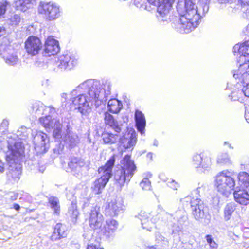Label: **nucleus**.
<instances>
[{
  "mask_svg": "<svg viewBox=\"0 0 249 249\" xmlns=\"http://www.w3.org/2000/svg\"><path fill=\"white\" fill-rule=\"evenodd\" d=\"M238 179L239 182L242 183L245 186H247L249 183V174L246 172H241L238 175Z\"/></svg>",
  "mask_w": 249,
  "mask_h": 249,
  "instance_id": "58836bf2",
  "label": "nucleus"
},
{
  "mask_svg": "<svg viewBox=\"0 0 249 249\" xmlns=\"http://www.w3.org/2000/svg\"><path fill=\"white\" fill-rule=\"evenodd\" d=\"M11 209H14L17 211H19L20 209V206L17 203H14L13 206L10 207Z\"/></svg>",
  "mask_w": 249,
  "mask_h": 249,
  "instance_id": "864d4df0",
  "label": "nucleus"
},
{
  "mask_svg": "<svg viewBox=\"0 0 249 249\" xmlns=\"http://www.w3.org/2000/svg\"><path fill=\"white\" fill-rule=\"evenodd\" d=\"M201 187H198L192 193L193 196H188L185 198L187 200H190V204L192 214L196 220L200 221L205 224L210 223L211 215L209 214L208 207L205 204L203 201L198 198L200 196V192L203 190Z\"/></svg>",
  "mask_w": 249,
  "mask_h": 249,
  "instance_id": "39448f33",
  "label": "nucleus"
},
{
  "mask_svg": "<svg viewBox=\"0 0 249 249\" xmlns=\"http://www.w3.org/2000/svg\"><path fill=\"white\" fill-rule=\"evenodd\" d=\"M115 162L114 156H111L104 166L98 169L101 177L96 179L92 184L91 189L95 194H100L108 182L112 175V168Z\"/></svg>",
  "mask_w": 249,
  "mask_h": 249,
  "instance_id": "0eeeda50",
  "label": "nucleus"
},
{
  "mask_svg": "<svg viewBox=\"0 0 249 249\" xmlns=\"http://www.w3.org/2000/svg\"><path fill=\"white\" fill-rule=\"evenodd\" d=\"M167 184L169 187L174 190H177V189L179 187V184L175 182L174 180L168 181Z\"/></svg>",
  "mask_w": 249,
  "mask_h": 249,
  "instance_id": "a18cd8bd",
  "label": "nucleus"
},
{
  "mask_svg": "<svg viewBox=\"0 0 249 249\" xmlns=\"http://www.w3.org/2000/svg\"><path fill=\"white\" fill-rule=\"evenodd\" d=\"M35 149L37 153H45L49 148V139L46 134L39 131L33 138Z\"/></svg>",
  "mask_w": 249,
  "mask_h": 249,
  "instance_id": "4468645a",
  "label": "nucleus"
},
{
  "mask_svg": "<svg viewBox=\"0 0 249 249\" xmlns=\"http://www.w3.org/2000/svg\"><path fill=\"white\" fill-rule=\"evenodd\" d=\"M238 79L241 83L246 84V86H243L242 91L246 96L249 97V79L248 80V81H245L244 82L242 81L241 79Z\"/></svg>",
  "mask_w": 249,
  "mask_h": 249,
  "instance_id": "79ce46f5",
  "label": "nucleus"
},
{
  "mask_svg": "<svg viewBox=\"0 0 249 249\" xmlns=\"http://www.w3.org/2000/svg\"><path fill=\"white\" fill-rule=\"evenodd\" d=\"M246 15L247 16V18H249V9L247 10V11L246 12Z\"/></svg>",
  "mask_w": 249,
  "mask_h": 249,
  "instance_id": "69168bd1",
  "label": "nucleus"
},
{
  "mask_svg": "<svg viewBox=\"0 0 249 249\" xmlns=\"http://www.w3.org/2000/svg\"><path fill=\"white\" fill-rule=\"evenodd\" d=\"M136 170V166L131 160L130 156L126 155L121 160L120 167L114 172V179L122 187L130 181Z\"/></svg>",
  "mask_w": 249,
  "mask_h": 249,
  "instance_id": "423d86ee",
  "label": "nucleus"
},
{
  "mask_svg": "<svg viewBox=\"0 0 249 249\" xmlns=\"http://www.w3.org/2000/svg\"><path fill=\"white\" fill-rule=\"evenodd\" d=\"M6 42L5 40L0 44V55L6 64L10 66H14L18 63V58L11 46L7 45Z\"/></svg>",
  "mask_w": 249,
  "mask_h": 249,
  "instance_id": "ddd939ff",
  "label": "nucleus"
},
{
  "mask_svg": "<svg viewBox=\"0 0 249 249\" xmlns=\"http://www.w3.org/2000/svg\"><path fill=\"white\" fill-rule=\"evenodd\" d=\"M39 122L47 131L53 130V135L55 139H59L61 137L62 124L59 120L52 118L49 115L44 117H40Z\"/></svg>",
  "mask_w": 249,
  "mask_h": 249,
  "instance_id": "9b49d317",
  "label": "nucleus"
},
{
  "mask_svg": "<svg viewBox=\"0 0 249 249\" xmlns=\"http://www.w3.org/2000/svg\"><path fill=\"white\" fill-rule=\"evenodd\" d=\"M45 166L44 165H42L41 166L39 165V169L38 170L41 173H43L44 170H45Z\"/></svg>",
  "mask_w": 249,
  "mask_h": 249,
  "instance_id": "4d7b16f0",
  "label": "nucleus"
},
{
  "mask_svg": "<svg viewBox=\"0 0 249 249\" xmlns=\"http://www.w3.org/2000/svg\"><path fill=\"white\" fill-rule=\"evenodd\" d=\"M104 120L106 124L108 125L111 128L114 130L117 133H119L121 131V125L119 124L118 122L116 121L111 115L108 112L104 113Z\"/></svg>",
  "mask_w": 249,
  "mask_h": 249,
  "instance_id": "2f4dec72",
  "label": "nucleus"
},
{
  "mask_svg": "<svg viewBox=\"0 0 249 249\" xmlns=\"http://www.w3.org/2000/svg\"><path fill=\"white\" fill-rule=\"evenodd\" d=\"M49 205L53 211V213L58 215L60 213V206L59 199L55 196H51L48 198Z\"/></svg>",
  "mask_w": 249,
  "mask_h": 249,
  "instance_id": "473e14b6",
  "label": "nucleus"
},
{
  "mask_svg": "<svg viewBox=\"0 0 249 249\" xmlns=\"http://www.w3.org/2000/svg\"><path fill=\"white\" fill-rule=\"evenodd\" d=\"M235 209L236 204L234 203H229L226 204L224 209V217L225 220L228 221L230 219Z\"/></svg>",
  "mask_w": 249,
  "mask_h": 249,
  "instance_id": "c9c22d12",
  "label": "nucleus"
},
{
  "mask_svg": "<svg viewBox=\"0 0 249 249\" xmlns=\"http://www.w3.org/2000/svg\"><path fill=\"white\" fill-rule=\"evenodd\" d=\"M111 84L106 81L102 85L99 81L88 80L80 84L71 91L72 96L79 94L72 99V103L82 115L87 116L90 111L89 104L94 102L98 106L105 103L110 94Z\"/></svg>",
  "mask_w": 249,
  "mask_h": 249,
  "instance_id": "f257e3e1",
  "label": "nucleus"
},
{
  "mask_svg": "<svg viewBox=\"0 0 249 249\" xmlns=\"http://www.w3.org/2000/svg\"><path fill=\"white\" fill-rule=\"evenodd\" d=\"M148 249H156V248L154 246H151L149 247Z\"/></svg>",
  "mask_w": 249,
  "mask_h": 249,
  "instance_id": "338daca9",
  "label": "nucleus"
},
{
  "mask_svg": "<svg viewBox=\"0 0 249 249\" xmlns=\"http://www.w3.org/2000/svg\"><path fill=\"white\" fill-rule=\"evenodd\" d=\"M37 67H43L44 65H45V63H44V61H36L35 63Z\"/></svg>",
  "mask_w": 249,
  "mask_h": 249,
  "instance_id": "5fc2aeb1",
  "label": "nucleus"
},
{
  "mask_svg": "<svg viewBox=\"0 0 249 249\" xmlns=\"http://www.w3.org/2000/svg\"><path fill=\"white\" fill-rule=\"evenodd\" d=\"M156 5L158 15L157 17L160 21H166L167 17L172 7L174 0H156Z\"/></svg>",
  "mask_w": 249,
  "mask_h": 249,
  "instance_id": "dca6fc26",
  "label": "nucleus"
},
{
  "mask_svg": "<svg viewBox=\"0 0 249 249\" xmlns=\"http://www.w3.org/2000/svg\"><path fill=\"white\" fill-rule=\"evenodd\" d=\"M219 3H223L228 2H231L232 0H217Z\"/></svg>",
  "mask_w": 249,
  "mask_h": 249,
  "instance_id": "bf43d9fd",
  "label": "nucleus"
},
{
  "mask_svg": "<svg viewBox=\"0 0 249 249\" xmlns=\"http://www.w3.org/2000/svg\"><path fill=\"white\" fill-rule=\"evenodd\" d=\"M60 142L61 144H64L67 147L72 148L74 147L79 143V139L77 134L68 129L66 133L62 137V132L61 137L59 139H55Z\"/></svg>",
  "mask_w": 249,
  "mask_h": 249,
  "instance_id": "aec40b11",
  "label": "nucleus"
},
{
  "mask_svg": "<svg viewBox=\"0 0 249 249\" xmlns=\"http://www.w3.org/2000/svg\"><path fill=\"white\" fill-rule=\"evenodd\" d=\"M67 228L65 225L57 223L54 227L53 232L50 238L51 240L55 241L66 237L67 235Z\"/></svg>",
  "mask_w": 249,
  "mask_h": 249,
  "instance_id": "bb28decb",
  "label": "nucleus"
},
{
  "mask_svg": "<svg viewBox=\"0 0 249 249\" xmlns=\"http://www.w3.org/2000/svg\"><path fill=\"white\" fill-rule=\"evenodd\" d=\"M118 222L114 219H109L106 221V224L104 226L101 231L104 235L107 238L113 236L114 231L118 228Z\"/></svg>",
  "mask_w": 249,
  "mask_h": 249,
  "instance_id": "cd10ccee",
  "label": "nucleus"
},
{
  "mask_svg": "<svg viewBox=\"0 0 249 249\" xmlns=\"http://www.w3.org/2000/svg\"><path fill=\"white\" fill-rule=\"evenodd\" d=\"M68 214L70 216L72 221L75 222L78 215L79 213L77 209V205L76 202L72 201L71 206L69 207Z\"/></svg>",
  "mask_w": 249,
  "mask_h": 249,
  "instance_id": "4c0bfd02",
  "label": "nucleus"
},
{
  "mask_svg": "<svg viewBox=\"0 0 249 249\" xmlns=\"http://www.w3.org/2000/svg\"><path fill=\"white\" fill-rule=\"evenodd\" d=\"M48 110L52 113L54 111V109L51 107H45L42 103L37 102L32 105L30 112L37 117L40 115L45 114Z\"/></svg>",
  "mask_w": 249,
  "mask_h": 249,
  "instance_id": "a878e982",
  "label": "nucleus"
},
{
  "mask_svg": "<svg viewBox=\"0 0 249 249\" xmlns=\"http://www.w3.org/2000/svg\"><path fill=\"white\" fill-rule=\"evenodd\" d=\"M211 0H200L199 7L192 0L180 1L177 5V10L180 15V23L178 30L182 34L189 33L200 23L201 18L209 10Z\"/></svg>",
  "mask_w": 249,
  "mask_h": 249,
  "instance_id": "f03ea898",
  "label": "nucleus"
},
{
  "mask_svg": "<svg viewBox=\"0 0 249 249\" xmlns=\"http://www.w3.org/2000/svg\"><path fill=\"white\" fill-rule=\"evenodd\" d=\"M207 243L209 244L210 247L212 249H216L218 248V244L214 241L212 236L210 235H207L205 236Z\"/></svg>",
  "mask_w": 249,
  "mask_h": 249,
  "instance_id": "a19ab883",
  "label": "nucleus"
},
{
  "mask_svg": "<svg viewBox=\"0 0 249 249\" xmlns=\"http://www.w3.org/2000/svg\"><path fill=\"white\" fill-rule=\"evenodd\" d=\"M59 50L58 41L52 36L48 37L44 45L45 54L48 56L54 55Z\"/></svg>",
  "mask_w": 249,
  "mask_h": 249,
  "instance_id": "4be33fe9",
  "label": "nucleus"
},
{
  "mask_svg": "<svg viewBox=\"0 0 249 249\" xmlns=\"http://www.w3.org/2000/svg\"><path fill=\"white\" fill-rule=\"evenodd\" d=\"M147 157L148 158H149L150 160H152V153H148L147 154Z\"/></svg>",
  "mask_w": 249,
  "mask_h": 249,
  "instance_id": "052dcab7",
  "label": "nucleus"
},
{
  "mask_svg": "<svg viewBox=\"0 0 249 249\" xmlns=\"http://www.w3.org/2000/svg\"><path fill=\"white\" fill-rule=\"evenodd\" d=\"M61 97L62 98H64L65 100H66V98H67V94L66 93H62L61 94Z\"/></svg>",
  "mask_w": 249,
  "mask_h": 249,
  "instance_id": "680f3d73",
  "label": "nucleus"
},
{
  "mask_svg": "<svg viewBox=\"0 0 249 249\" xmlns=\"http://www.w3.org/2000/svg\"><path fill=\"white\" fill-rule=\"evenodd\" d=\"M89 227L93 230L100 229L104 221V217L97 206L92 207L89 218Z\"/></svg>",
  "mask_w": 249,
  "mask_h": 249,
  "instance_id": "2eb2a0df",
  "label": "nucleus"
},
{
  "mask_svg": "<svg viewBox=\"0 0 249 249\" xmlns=\"http://www.w3.org/2000/svg\"><path fill=\"white\" fill-rule=\"evenodd\" d=\"M7 150L5 152L6 160L8 166L7 173L9 179L18 181L21 174V167L18 163V158H20L24 152L22 143L20 142H17L12 139L7 141Z\"/></svg>",
  "mask_w": 249,
  "mask_h": 249,
  "instance_id": "7ed1b4c3",
  "label": "nucleus"
},
{
  "mask_svg": "<svg viewBox=\"0 0 249 249\" xmlns=\"http://www.w3.org/2000/svg\"><path fill=\"white\" fill-rule=\"evenodd\" d=\"M5 171V165L4 163L0 159V173H2Z\"/></svg>",
  "mask_w": 249,
  "mask_h": 249,
  "instance_id": "3c124183",
  "label": "nucleus"
},
{
  "mask_svg": "<svg viewBox=\"0 0 249 249\" xmlns=\"http://www.w3.org/2000/svg\"><path fill=\"white\" fill-rule=\"evenodd\" d=\"M246 30L247 33H249V24L247 26Z\"/></svg>",
  "mask_w": 249,
  "mask_h": 249,
  "instance_id": "0e129e2a",
  "label": "nucleus"
},
{
  "mask_svg": "<svg viewBox=\"0 0 249 249\" xmlns=\"http://www.w3.org/2000/svg\"><path fill=\"white\" fill-rule=\"evenodd\" d=\"M137 217L141 221L142 228L149 231H151L153 227H157L156 223L160 221L159 215L154 216L149 220L150 214L146 212H141Z\"/></svg>",
  "mask_w": 249,
  "mask_h": 249,
  "instance_id": "6ab92c4d",
  "label": "nucleus"
},
{
  "mask_svg": "<svg viewBox=\"0 0 249 249\" xmlns=\"http://www.w3.org/2000/svg\"><path fill=\"white\" fill-rule=\"evenodd\" d=\"M38 13L47 21H53L61 15L60 6L53 2H40L38 7Z\"/></svg>",
  "mask_w": 249,
  "mask_h": 249,
  "instance_id": "9d476101",
  "label": "nucleus"
},
{
  "mask_svg": "<svg viewBox=\"0 0 249 249\" xmlns=\"http://www.w3.org/2000/svg\"><path fill=\"white\" fill-rule=\"evenodd\" d=\"M36 0H14L15 6L17 10L25 12L31 8Z\"/></svg>",
  "mask_w": 249,
  "mask_h": 249,
  "instance_id": "c756f323",
  "label": "nucleus"
},
{
  "mask_svg": "<svg viewBox=\"0 0 249 249\" xmlns=\"http://www.w3.org/2000/svg\"><path fill=\"white\" fill-rule=\"evenodd\" d=\"M229 147L230 148H231V149H233V147H232V146L231 145V144H229Z\"/></svg>",
  "mask_w": 249,
  "mask_h": 249,
  "instance_id": "774afa93",
  "label": "nucleus"
},
{
  "mask_svg": "<svg viewBox=\"0 0 249 249\" xmlns=\"http://www.w3.org/2000/svg\"><path fill=\"white\" fill-rule=\"evenodd\" d=\"M147 1L150 4L153 5L154 6L156 5V2H157L156 0H147Z\"/></svg>",
  "mask_w": 249,
  "mask_h": 249,
  "instance_id": "13d9d810",
  "label": "nucleus"
},
{
  "mask_svg": "<svg viewBox=\"0 0 249 249\" xmlns=\"http://www.w3.org/2000/svg\"><path fill=\"white\" fill-rule=\"evenodd\" d=\"M124 206L121 200L115 199L109 202L106 208V213L110 216H114L122 213Z\"/></svg>",
  "mask_w": 249,
  "mask_h": 249,
  "instance_id": "5701e85b",
  "label": "nucleus"
},
{
  "mask_svg": "<svg viewBox=\"0 0 249 249\" xmlns=\"http://www.w3.org/2000/svg\"><path fill=\"white\" fill-rule=\"evenodd\" d=\"M153 145L154 146H157L158 145V141L156 140L154 141Z\"/></svg>",
  "mask_w": 249,
  "mask_h": 249,
  "instance_id": "e2e57ef3",
  "label": "nucleus"
},
{
  "mask_svg": "<svg viewBox=\"0 0 249 249\" xmlns=\"http://www.w3.org/2000/svg\"><path fill=\"white\" fill-rule=\"evenodd\" d=\"M85 165L83 159L79 158L73 157L71 159L68 163V166L71 170V172L76 176H79L81 172V168Z\"/></svg>",
  "mask_w": 249,
  "mask_h": 249,
  "instance_id": "393cba45",
  "label": "nucleus"
},
{
  "mask_svg": "<svg viewBox=\"0 0 249 249\" xmlns=\"http://www.w3.org/2000/svg\"><path fill=\"white\" fill-rule=\"evenodd\" d=\"M140 185L144 190H149L151 188V182L147 178H144L140 182Z\"/></svg>",
  "mask_w": 249,
  "mask_h": 249,
  "instance_id": "ea45409f",
  "label": "nucleus"
},
{
  "mask_svg": "<svg viewBox=\"0 0 249 249\" xmlns=\"http://www.w3.org/2000/svg\"><path fill=\"white\" fill-rule=\"evenodd\" d=\"M192 164L198 171L209 170L212 165V159L206 153H195L192 158Z\"/></svg>",
  "mask_w": 249,
  "mask_h": 249,
  "instance_id": "f8f14e48",
  "label": "nucleus"
},
{
  "mask_svg": "<svg viewBox=\"0 0 249 249\" xmlns=\"http://www.w3.org/2000/svg\"><path fill=\"white\" fill-rule=\"evenodd\" d=\"M108 110L113 113H118L122 107V103L116 99L109 100L107 104Z\"/></svg>",
  "mask_w": 249,
  "mask_h": 249,
  "instance_id": "72a5a7b5",
  "label": "nucleus"
},
{
  "mask_svg": "<svg viewBox=\"0 0 249 249\" xmlns=\"http://www.w3.org/2000/svg\"><path fill=\"white\" fill-rule=\"evenodd\" d=\"M240 1L241 4L243 5H249V0H238Z\"/></svg>",
  "mask_w": 249,
  "mask_h": 249,
  "instance_id": "6e6d98bb",
  "label": "nucleus"
},
{
  "mask_svg": "<svg viewBox=\"0 0 249 249\" xmlns=\"http://www.w3.org/2000/svg\"><path fill=\"white\" fill-rule=\"evenodd\" d=\"M90 200H91L90 197H86V198H83V201H82V202H83V206L82 207L83 208H86L89 206Z\"/></svg>",
  "mask_w": 249,
  "mask_h": 249,
  "instance_id": "49530a36",
  "label": "nucleus"
},
{
  "mask_svg": "<svg viewBox=\"0 0 249 249\" xmlns=\"http://www.w3.org/2000/svg\"><path fill=\"white\" fill-rule=\"evenodd\" d=\"M161 221H164L166 223V219L170 221L168 225L171 228L172 233L174 235H180L182 232L183 226L186 222L187 217L186 213L183 210L177 211L173 217V215L168 213H165Z\"/></svg>",
  "mask_w": 249,
  "mask_h": 249,
  "instance_id": "1a4fd4ad",
  "label": "nucleus"
},
{
  "mask_svg": "<svg viewBox=\"0 0 249 249\" xmlns=\"http://www.w3.org/2000/svg\"><path fill=\"white\" fill-rule=\"evenodd\" d=\"M104 120L106 124L108 125L111 128L114 130L117 133H119L121 131V125L119 124L118 122L116 121L111 115L108 112L104 113Z\"/></svg>",
  "mask_w": 249,
  "mask_h": 249,
  "instance_id": "7c9ffc66",
  "label": "nucleus"
},
{
  "mask_svg": "<svg viewBox=\"0 0 249 249\" xmlns=\"http://www.w3.org/2000/svg\"><path fill=\"white\" fill-rule=\"evenodd\" d=\"M245 118L247 122L249 123V108H246L245 110Z\"/></svg>",
  "mask_w": 249,
  "mask_h": 249,
  "instance_id": "603ef678",
  "label": "nucleus"
},
{
  "mask_svg": "<svg viewBox=\"0 0 249 249\" xmlns=\"http://www.w3.org/2000/svg\"><path fill=\"white\" fill-rule=\"evenodd\" d=\"M234 53H238L239 67L233 74L235 79H241L244 82L249 79V40L237 44L233 47Z\"/></svg>",
  "mask_w": 249,
  "mask_h": 249,
  "instance_id": "20e7f679",
  "label": "nucleus"
},
{
  "mask_svg": "<svg viewBox=\"0 0 249 249\" xmlns=\"http://www.w3.org/2000/svg\"><path fill=\"white\" fill-rule=\"evenodd\" d=\"M216 162L220 165L229 166L232 164V161L228 153H221L219 154L217 156Z\"/></svg>",
  "mask_w": 249,
  "mask_h": 249,
  "instance_id": "e433bc0d",
  "label": "nucleus"
},
{
  "mask_svg": "<svg viewBox=\"0 0 249 249\" xmlns=\"http://www.w3.org/2000/svg\"><path fill=\"white\" fill-rule=\"evenodd\" d=\"M137 140L136 132L130 131L120 138V142L124 149L132 150L136 143Z\"/></svg>",
  "mask_w": 249,
  "mask_h": 249,
  "instance_id": "412c9836",
  "label": "nucleus"
},
{
  "mask_svg": "<svg viewBox=\"0 0 249 249\" xmlns=\"http://www.w3.org/2000/svg\"><path fill=\"white\" fill-rule=\"evenodd\" d=\"M102 138L104 143L107 144L115 143L119 139L117 134H113L108 132L103 133L102 135Z\"/></svg>",
  "mask_w": 249,
  "mask_h": 249,
  "instance_id": "f704fd0d",
  "label": "nucleus"
},
{
  "mask_svg": "<svg viewBox=\"0 0 249 249\" xmlns=\"http://www.w3.org/2000/svg\"><path fill=\"white\" fill-rule=\"evenodd\" d=\"M8 122L7 120H3L0 124V130H1L2 128L4 129H6L8 127Z\"/></svg>",
  "mask_w": 249,
  "mask_h": 249,
  "instance_id": "de8ad7c7",
  "label": "nucleus"
},
{
  "mask_svg": "<svg viewBox=\"0 0 249 249\" xmlns=\"http://www.w3.org/2000/svg\"><path fill=\"white\" fill-rule=\"evenodd\" d=\"M87 249H103L102 248L100 247L99 245H89L87 247Z\"/></svg>",
  "mask_w": 249,
  "mask_h": 249,
  "instance_id": "09e8293b",
  "label": "nucleus"
},
{
  "mask_svg": "<svg viewBox=\"0 0 249 249\" xmlns=\"http://www.w3.org/2000/svg\"><path fill=\"white\" fill-rule=\"evenodd\" d=\"M77 63L75 56L71 53L61 55L59 58L58 67L61 70H70Z\"/></svg>",
  "mask_w": 249,
  "mask_h": 249,
  "instance_id": "a211bd4d",
  "label": "nucleus"
},
{
  "mask_svg": "<svg viewBox=\"0 0 249 249\" xmlns=\"http://www.w3.org/2000/svg\"><path fill=\"white\" fill-rule=\"evenodd\" d=\"M10 24L12 25H17L20 22V17L18 14H15L12 16L10 19Z\"/></svg>",
  "mask_w": 249,
  "mask_h": 249,
  "instance_id": "37998d69",
  "label": "nucleus"
},
{
  "mask_svg": "<svg viewBox=\"0 0 249 249\" xmlns=\"http://www.w3.org/2000/svg\"><path fill=\"white\" fill-rule=\"evenodd\" d=\"M42 47V44L37 37L29 36L25 43V48L29 55L35 56L37 54Z\"/></svg>",
  "mask_w": 249,
  "mask_h": 249,
  "instance_id": "f3484780",
  "label": "nucleus"
},
{
  "mask_svg": "<svg viewBox=\"0 0 249 249\" xmlns=\"http://www.w3.org/2000/svg\"><path fill=\"white\" fill-rule=\"evenodd\" d=\"M159 177L160 180L164 182H166L168 180L167 178L165 176V175L164 173H160Z\"/></svg>",
  "mask_w": 249,
  "mask_h": 249,
  "instance_id": "8fccbe9b",
  "label": "nucleus"
},
{
  "mask_svg": "<svg viewBox=\"0 0 249 249\" xmlns=\"http://www.w3.org/2000/svg\"><path fill=\"white\" fill-rule=\"evenodd\" d=\"M135 121L137 130L141 134L144 133L146 126V120L144 115L142 111L136 110L135 113Z\"/></svg>",
  "mask_w": 249,
  "mask_h": 249,
  "instance_id": "c85d7f7f",
  "label": "nucleus"
},
{
  "mask_svg": "<svg viewBox=\"0 0 249 249\" xmlns=\"http://www.w3.org/2000/svg\"><path fill=\"white\" fill-rule=\"evenodd\" d=\"M232 172L225 170L219 172L215 177V186L217 191L227 197L235 188V180L232 177Z\"/></svg>",
  "mask_w": 249,
  "mask_h": 249,
  "instance_id": "6e6552de",
  "label": "nucleus"
},
{
  "mask_svg": "<svg viewBox=\"0 0 249 249\" xmlns=\"http://www.w3.org/2000/svg\"><path fill=\"white\" fill-rule=\"evenodd\" d=\"M234 200L242 205H247L249 204V194L243 187L237 186L233 190Z\"/></svg>",
  "mask_w": 249,
  "mask_h": 249,
  "instance_id": "b1692460",
  "label": "nucleus"
},
{
  "mask_svg": "<svg viewBox=\"0 0 249 249\" xmlns=\"http://www.w3.org/2000/svg\"><path fill=\"white\" fill-rule=\"evenodd\" d=\"M18 197V194L17 193L12 192L8 195V196L5 198L7 203L9 202L14 201L16 200Z\"/></svg>",
  "mask_w": 249,
  "mask_h": 249,
  "instance_id": "c03bdc74",
  "label": "nucleus"
}]
</instances>
